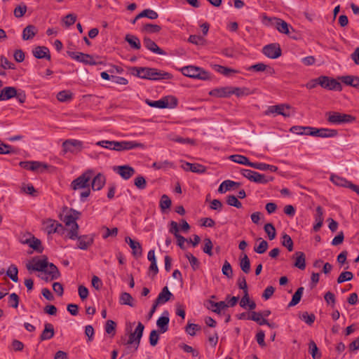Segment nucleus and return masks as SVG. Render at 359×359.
<instances>
[{"mask_svg":"<svg viewBox=\"0 0 359 359\" xmlns=\"http://www.w3.org/2000/svg\"><path fill=\"white\" fill-rule=\"evenodd\" d=\"M131 74L137 77L148 80H168L172 79V74L151 67H132Z\"/></svg>","mask_w":359,"mask_h":359,"instance_id":"f257e3e1","label":"nucleus"},{"mask_svg":"<svg viewBox=\"0 0 359 359\" xmlns=\"http://www.w3.org/2000/svg\"><path fill=\"white\" fill-rule=\"evenodd\" d=\"M182 74L187 77L202 80L208 81L212 79L211 74L205 71L204 69L194 65H188L183 67L180 69Z\"/></svg>","mask_w":359,"mask_h":359,"instance_id":"f03ea898","label":"nucleus"},{"mask_svg":"<svg viewBox=\"0 0 359 359\" xmlns=\"http://www.w3.org/2000/svg\"><path fill=\"white\" fill-rule=\"evenodd\" d=\"M327 121L334 125L351 123L355 121V117L347 114L338 111H328L325 114Z\"/></svg>","mask_w":359,"mask_h":359,"instance_id":"7ed1b4c3","label":"nucleus"},{"mask_svg":"<svg viewBox=\"0 0 359 359\" xmlns=\"http://www.w3.org/2000/svg\"><path fill=\"white\" fill-rule=\"evenodd\" d=\"M145 102L151 107L165 109V108H175L178 104V100L175 96H165L158 100H150L147 99Z\"/></svg>","mask_w":359,"mask_h":359,"instance_id":"20e7f679","label":"nucleus"},{"mask_svg":"<svg viewBox=\"0 0 359 359\" xmlns=\"http://www.w3.org/2000/svg\"><path fill=\"white\" fill-rule=\"evenodd\" d=\"M262 22L266 26H273L278 29V32L285 34H290V25L285 20L276 18L268 17L266 15L263 16Z\"/></svg>","mask_w":359,"mask_h":359,"instance_id":"39448f33","label":"nucleus"},{"mask_svg":"<svg viewBox=\"0 0 359 359\" xmlns=\"http://www.w3.org/2000/svg\"><path fill=\"white\" fill-rule=\"evenodd\" d=\"M93 173L92 170H88L84 172L72 182L71 188L74 190L88 188L90 186V181L92 178Z\"/></svg>","mask_w":359,"mask_h":359,"instance_id":"423d86ee","label":"nucleus"},{"mask_svg":"<svg viewBox=\"0 0 359 359\" xmlns=\"http://www.w3.org/2000/svg\"><path fill=\"white\" fill-rule=\"evenodd\" d=\"M144 325L139 322L133 332L129 334L128 340L124 343L125 345H133L134 351H136L140 344V341L143 335Z\"/></svg>","mask_w":359,"mask_h":359,"instance_id":"0eeeda50","label":"nucleus"},{"mask_svg":"<svg viewBox=\"0 0 359 359\" xmlns=\"http://www.w3.org/2000/svg\"><path fill=\"white\" fill-rule=\"evenodd\" d=\"M67 54L73 60L82 62L85 65H97L102 63V62L95 61L93 59V55L87 53L67 50Z\"/></svg>","mask_w":359,"mask_h":359,"instance_id":"6e6552de","label":"nucleus"},{"mask_svg":"<svg viewBox=\"0 0 359 359\" xmlns=\"http://www.w3.org/2000/svg\"><path fill=\"white\" fill-rule=\"evenodd\" d=\"M62 152L67 154L68 152L72 154H78L82 151L83 148V142L82 141L69 139L63 142L62 144Z\"/></svg>","mask_w":359,"mask_h":359,"instance_id":"1a4fd4ad","label":"nucleus"},{"mask_svg":"<svg viewBox=\"0 0 359 359\" xmlns=\"http://www.w3.org/2000/svg\"><path fill=\"white\" fill-rule=\"evenodd\" d=\"M318 83H320V86L322 88L329 90H342V86L341 83L337 79L327 76H320V79Z\"/></svg>","mask_w":359,"mask_h":359,"instance_id":"9d476101","label":"nucleus"},{"mask_svg":"<svg viewBox=\"0 0 359 359\" xmlns=\"http://www.w3.org/2000/svg\"><path fill=\"white\" fill-rule=\"evenodd\" d=\"M32 262L34 263L33 265L27 264L26 267L27 270L41 271L45 273L46 272V268H48V257L46 255L42 257L41 259H39L38 257H35L32 259Z\"/></svg>","mask_w":359,"mask_h":359,"instance_id":"9b49d317","label":"nucleus"},{"mask_svg":"<svg viewBox=\"0 0 359 359\" xmlns=\"http://www.w3.org/2000/svg\"><path fill=\"white\" fill-rule=\"evenodd\" d=\"M61 219L65 222V226H70L68 231L67 237L71 240H74L76 237V231H79V224L74 220V217L69 214H67Z\"/></svg>","mask_w":359,"mask_h":359,"instance_id":"f8f14e48","label":"nucleus"},{"mask_svg":"<svg viewBox=\"0 0 359 359\" xmlns=\"http://www.w3.org/2000/svg\"><path fill=\"white\" fill-rule=\"evenodd\" d=\"M262 53L269 58L276 59L281 55L282 50L279 43H273L264 46Z\"/></svg>","mask_w":359,"mask_h":359,"instance_id":"ddd939ff","label":"nucleus"},{"mask_svg":"<svg viewBox=\"0 0 359 359\" xmlns=\"http://www.w3.org/2000/svg\"><path fill=\"white\" fill-rule=\"evenodd\" d=\"M313 130H309L308 135L320 137H333L338 135V130L328 128H316L312 127Z\"/></svg>","mask_w":359,"mask_h":359,"instance_id":"4468645a","label":"nucleus"},{"mask_svg":"<svg viewBox=\"0 0 359 359\" xmlns=\"http://www.w3.org/2000/svg\"><path fill=\"white\" fill-rule=\"evenodd\" d=\"M78 233L79 231H76V237L74 238V240L78 241V248L83 250H88V248L93 244L94 235L88 234L79 236Z\"/></svg>","mask_w":359,"mask_h":359,"instance_id":"2eb2a0df","label":"nucleus"},{"mask_svg":"<svg viewBox=\"0 0 359 359\" xmlns=\"http://www.w3.org/2000/svg\"><path fill=\"white\" fill-rule=\"evenodd\" d=\"M143 144L142 143H138L134 141H121L118 142L116 141V143L114 144L113 150L115 151H126L130 150L133 149L142 147Z\"/></svg>","mask_w":359,"mask_h":359,"instance_id":"dca6fc26","label":"nucleus"},{"mask_svg":"<svg viewBox=\"0 0 359 359\" xmlns=\"http://www.w3.org/2000/svg\"><path fill=\"white\" fill-rule=\"evenodd\" d=\"M114 171L125 180H129L135 173V169L128 165L115 166Z\"/></svg>","mask_w":359,"mask_h":359,"instance_id":"f3484780","label":"nucleus"},{"mask_svg":"<svg viewBox=\"0 0 359 359\" xmlns=\"http://www.w3.org/2000/svg\"><path fill=\"white\" fill-rule=\"evenodd\" d=\"M21 243L23 244H27L31 248L39 253H41L43 250L41 241L32 235H29V237L25 240L22 239Z\"/></svg>","mask_w":359,"mask_h":359,"instance_id":"a211bd4d","label":"nucleus"},{"mask_svg":"<svg viewBox=\"0 0 359 359\" xmlns=\"http://www.w3.org/2000/svg\"><path fill=\"white\" fill-rule=\"evenodd\" d=\"M19 165L27 170L37 171L40 168L47 169L48 165L39 161H20Z\"/></svg>","mask_w":359,"mask_h":359,"instance_id":"6ab92c4d","label":"nucleus"},{"mask_svg":"<svg viewBox=\"0 0 359 359\" xmlns=\"http://www.w3.org/2000/svg\"><path fill=\"white\" fill-rule=\"evenodd\" d=\"M170 322L169 312L165 310L163 312L162 316L158 318L156 321V325L159 328V332L163 334L168 330V325Z\"/></svg>","mask_w":359,"mask_h":359,"instance_id":"aec40b11","label":"nucleus"},{"mask_svg":"<svg viewBox=\"0 0 359 359\" xmlns=\"http://www.w3.org/2000/svg\"><path fill=\"white\" fill-rule=\"evenodd\" d=\"M143 44L147 50H150L151 52H152L155 54H158V55H166L165 51H164L163 49L159 48L158 46V45L153 40H151L150 38H149L147 36L144 37Z\"/></svg>","mask_w":359,"mask_h":359,"instance_id":"412c9836","label":"nucleus"},{"mask_svg":"<svg viewBox=\"0 0 359 359\" xmlns=\"http://www.w3.org/2000/svg\"><path fill=\"white\" fill-rule=\"evenodd\" d=\"M290 108V105L283 104L270 106L266 111V114L276 113L277 114L282 115L284 117H290V112H287L285 110V109H289Z\"/></svg>","mask_w":359,"mask_h":359,"instance_id":"4be33fe9","label":"nucleus"},{"mask_svg":"<svg viewBox=\"0 0 359 359\" xmlns=\"http://www.w3.org/2000/svg\"><path fill=\"white\" fill-rule=\"evenodd\" d=\"M33 55L37 59L51 60L50 50L46 46H36L32 50Z\"/></svg>","mask_w":359,"mask_h":359,"instance_id":"5701e85b","label":"nucleus"},{"mask_svg":"<svg viewBox=\"0 0 359 359\" xmlns=\"http://www.w3.org/2000/svg\"><path fill=\"white\" fill-rule=\"evenodd\" d=\"M55 330L53 325L50 323H46L44 324V329L39 336V341H43L49 340L54 337Z\"/></svg>","mask_w":359,"mask_h":359,"instance_id":"b1692460","label":"nucleus"},{"mask_svg":"<svg viewBox=\"0 0 359 359\" xmlns=\"http://www.w3.org/2000/svg\"><path fill=\"white\" fill-rule=\"evenodd\" d=\"M209 95L216 97H229L231 95V86L214 88L209 92Z\"/></svg>","mask_w":359,"mask_h":359,"instance_id":"393cba45","label":"nucleus"},{"mask_svg":"<svg viewBox=\"0 0 359 359\" xmlns=\"http://www.w3.org/2000/svg\"><path fill=\"white\" fill-rule=\"evenodd\" d=\"M125 241L132 249V253L135 257H140L142 254V248L138 241L133 240L130 237L127 236Z\"/></svg>","mask_w":359,"mask_h":359,"instance_id":"a878e982","label":"nucleus"},{"mask_svg":"<svg viewBox=\"0 0 359 359\" xmlns=\"http://www.w3.org/2000/svg\"><path fill=\"white\" fill-rule=\"evenodd\" d=\"M106 183V177L102 173H98L92 180L91 186L93 191H99L103 188Z\"/></svg>","mask_w":359,"mask_h":359,"instance_id":"bb28decb","label":"nucleus"},{"mask_svg":"<svg viewBox=\"0 0 359 359\" xmlns=\"http://www.w3.org/2000/svg\"><path fill=\"white\" fill-rule=\"evenodd\" d=\"M293 258L295 259L294 266L304 270L306 268V255L304 252L297 251L293 255Z\"/></svg>","mask_w":359,"mask_h":359,"instance_id":"cd10ccee","label":"nucleus"},{"mask_svg":"<svg viewBox=\"0 0 359 359\" xmlns=\"http://www.w3.org/2000/svg\"><path fill=\"white\" fill-rule=\"evenodd\" d=\"M16 95V88L13 86L4 87L0 90V101L8 100Z\"/></svg>","mask_w":359,"mask_h":359,"instance_id":"c85d7f7f","label":"nucleus"},{"mask_svg":"<svg viewBox=\"0 0 359 359\" xmlns=\"http://www.w3.org/2000/svg\"><path fill=\"white\" fill-rule=\"evenodd\" d=\"M330 180L337 186L346 187L349 189L351 188V185L353 184L351 182L347 180L346 178H344L334 174L330 175Z\"/></svg>","mask_w":359,"mask_h":359,"instance_id":"c756f323","label":"nucleus"},{"mask_svg":"<svg viewBox=\"0 0 359 359\" xmlns=\"http://www.w3.org/2000/svg\"><path fill=\"white\" fill-rule=\"evenodd\" d=\"M172 296H173V294L169 291L168 287L165 286L162 289L161 292L158 294L155 302H156V304H164V303L168 302Z\"/></svg>","mask_w":359,"mask_h":359,"instance_id":"7c9ffc66","label":"nucleus"},{"mask_svg":"<svg viewBox=\"0 0 359 359\" xmlns=\"http://www.w3.org/2000/svg\"><path fill=\"white\" fill-rule=\"evenodd\" d=\"M142 17H145L151 20H155L158 18V14L151 9H144L141 13H140L133 20H131V23L135 24L136 21L138 19L142 18Z\"/></svg>","mask_w":359,"mask_h":359,"instance_id":"2f4dec72","label":"nucleus"},{"mask_svg":"<svg viewBox=\"0 0 359 359\" xmlns=\"http://www.w3.org/2000/svg\"><path fill=\"white\" fill-rule=\"evenodd\" d=\"M37 33V29L34 25H29L22 31V39L25 41L33 39Z\"/></svg>","mask_w":359,"mask_h":359,"instance_id":"473e14b6","label":"nucleus"},{"mask_svg":"<svg viewBox=\"0 0 359 359\" xmlns=\"http://www.w3.org/2000/svg\"><path fill=\"white\" fill-rule=\"evenodd\" d=\"M274 180L273 177L266 176L264 174H261L258 172H255L252 182L259 184H265L269 182H272Z\"/></svg>","mask_w":359,"mask_h":359,"instance_id":"72a5a7b5","label":"nucleus"},{"mask_svg":"<svg viewBox=\"0 0 359 359\" xmlns=\"http://www.w3.org/2000/svg\"><path fill=\"white\" fill-rule=\"evenodd\" d=\"M229 159L233 162L237 163L238 164L248 165L250 167H252L253 162L250 161L248 157L245 156L240 155V154H233L229 156Z\"/></svg>","mask_w":359,"mask_h":359,"instance_id":"f704fd0d","label":"nucleus"},{"mask_svg":"<svg viewBox=\"0 0 359 359\" xmlns=\"http://www.w3.org/2000/svg\"><path fill=\"white\" fill-rule=\"evenodd\" d=\"M316 224L313 226V231L317 232L320 230L323 224V210L321 206L316 208V214L315 216Z\"/></svg>","mask_w":359,"mask_h":359,"instance_id":"c9c22d12","label":"nucleus"},{"mask_svg":"<svg viewBox=\"0 0 359 359\" xmlns=\"http://www.w3.org/2000/svg\"><path fill=\"white\" fill-rule=\"evenodd\" d=\"M240 186H241V183L240 182L231 181V180H224L219 185V187L218 188V192H219L221 194H224L226 191L229 190L233 187H238Z\"/></svg>","mask_w":359,"mask_h":359,"instance_id":"e433bc0d","label":"nucleus"},{"mask_svg":"<svg viewBox=\"0 0 359 359\" xmlns=\"http://www.w3.org/2000/svg\"><path fill=\"white\" fill-rule=\"evenodd\" d=\"M125 41H127L130 46L135 50H139L141 48V43L139 38L135 35L126 34Z\"/></svg>","mask_w":359,"mask_h":359,"instance_id":"4c0bfd02","label":"nucleus"},{"mask_svg":"<svg viewBox=\"0 0 359 359\" xmlns=\"http://www.w3.org/2000/svg\"><path fill=\"white\" fill-rule=\"evenodd\" d=\"M18 152L19 149L5 144L0 140V154H17Z\"/></svg>","mask_w":359,"mask_h":359,"instance_id":"58836bf2","label":"nucleus"},{"mask_svg":"<svg viewBox=\"0 0 359 359\" xmlns=\"http://www.w3.org/2000/svg\"><path fill=\"white\" fill-rule=\"evenodd\" d=\"M45 273L50 276V280L57 279L60 276V273L57 267L54 264L49 262Z\"/></svg>","mask_w":359,"mask_h":359,"instance_id":"ea45409f","label":"nucleus"},{"mask_svg":"<svg viewBox=\"0 0 359 359\" xmlns=\"http://www.w3.org/2000/svg\"><path fill=\"white\" fill-rule=\"evenodd\" d=\"M304 288L303 287H299L294 294L292 295V300L288 304V307H292L296 306L297 304L299 303L303 292H304Z\"/></svg>","mask_w":359,"mask_h":359,"instance_id":"a19ab883","label":"nucleus"},{"mask_svg":"<svg viewBox=\"0 0 359 359\" xmlns=\"http://www.w3.org/2000/svg\"><path fill=\"white\" fill-rule=\"evenodd\" d=\"M252 168L259 170H270L271 172H276L278 169L277 166L258 162L253 163Z\"/></svg>","mask_w":359,"mask_h":359,"instance_id":"79ce46f5","label":"nucleus"},{"mask_svg":"<svg viewBox=\"0 0 359 359\" xmlns=\"http://www.w3.org/2000/svg\"><path fill=\"white\" fill-rule=\"evenodd\" d=\"M172 205V201L169 196L166 194L161 196L159 206L163 213L165 212V210L169 209Z\"/></svg>","mask_w":359,"mask_h":359,"instance_id":"37998d69","label":"nucleus"},{"mask_svg":"<svg viewBox=\"0 0 359 359\" xmlns=\"http://www.w3.org/2000/svg\"><path fill=\"white\" fill-rule=\"evenodd\" d=\"M46 224V231L48 234H52L56 233L57 230V224L58 222L52 219H48L46 222H44Z\"/></svg>","mask_w":359,"mask_h":359,"instance_id":"c03bdc74","label":"nucleus"},{"mask_svg":"<svg viewBox=\"0 0 359 359\" xmlns=\"http://www.w3.org/2000/svg\"><path fill=\"white\" fill-rule=\"evenodd\" d=\"M240 267L245 273H249L250 271V261L246 254L240 259Z\"/></svg>","mask_w":359,"mask_h":359,"instance_id":"a18cd8bd","label":"nucleus"},{"mask_svg":"<svg viewBox=\"0 0 359 359\" xmlns=\"http://www.w3.org/2000/svg\"><path fill=\"white\" fill-rule=\"evenodd\" d=\"M56 97L60 102H68L72 100L73 93L69 90H61L57 93Z\"/></svg>","mask_w":359,"mask_h":359,"instance_id":"49530a36","label":"nucleus"},{"mask_svg":"<svg viewBox=\"0 0 359 359\" xmlns=\"http://www.w3.org/2000/svg\"><path fill=\"white\" fill-rule=\"evenodd\" d=\"M309 353L311 354L313 359H320L321 358V353L317 347L316 344L314 341L311 340L309 344Z\"/></svg>","mask_w":359,"mask_h":359,"instance_id":"de8ad7c7","label":"nucleus"},{"mask_svg":"<svg viewBox=\"0 0 359 359\" xmlns=\"http://www.w3.org/2000/svg\"><path fill=\"white\" fill-rule=\"evenodd\" d=\"M281 244L285 247L289 252H292L294 249V243L290 236L287 233H284L282 236Z\"/></svg>","mask_w":359,"mask_h":359,"instance_id":"09e8293b","label":"nucleus"},{"mask_svg":"<svg viewBox=\"0 0 359 359\" xmlns=\"http://www.w3.org/2000/svg\"><path fill=\"white\" fill-rule=\"evenodd\" d=\"M161 30V27L158 25H154L147 23L143 25L142 29V32H147L149 34L158 33Z\"/></svg>","mask_w":359,"mask_h":359,"instance_id":"8fccbe9b","label":"nucleus"},{"mask_svg":"<svg viewBox=\"0 0 359 359\" xmlns=\"http://www.w3.org/2000/svg\"><path fill=\"white\" fill-rule=\"evenodd\" d=\"M215 69L217 72H219L226 76H229L231 73H238V70H236V69H231L229 67H224V66H222L219 65H215Z\"/></svg>","mask_w":359,"mask_h":359,"instance_id":"3c124183","label":"nucleus"},{"mask_svg":"<svg viewBox=\"0 0 359 359\" xmlns=\"http://www.w3.org/2000/svg\"><path fill=\"white\" fill-rule=\"evenodd\" d=\"M309 130H313L312 127L311 126H292L290 131L297 134V135H308V132Z\"/></svg>","mask_w":359,"mask_h":359,"instance_id":"603ef678","label":"nucleus"},{"mask_svg":"<svg viewBox=\"0 0 359 359\" xmlns=\"http://www.w3.org/2000/svg\"><path fill=\"white\" fill-rule=\"evenodd\" d=\"M18 269L15 264H11L6 271L7 276H8L15 283L18 281Z\"/></svg>","mask_w":359,"mask_h":359,"instance_id":"864d4df0","label":"nucleus"},{"mask_svg":"<svg viewBox=\"0 0 359 359\" xmlns=\"http://www.w3.org/2000/svg\"><path fill=\"white\" fill-rule=\"evenodd\" d=\"M264 231L268 235L269 240H273L276 236V229L272 223H267L264 227Z\"/></svg>","mask_w":359,"mask_h":359,"instance_id":"5fc2aeb1","label":"nucleus"},{"mask_svg":"<svg viewBox=\"0 0 359 359\" xmlns=\"http://www.w3.org/2000/svg\"><path fill=\"white\" fill-rule=\"evenodd\" d=\"M185 257L188 259L190 265L194 271L199 269L200 262L198 259L190 252H187Z\"/></svg>","mask_w":359,"mask_h":359,"instance_id":"6e6d98bb","label":"nucleus"},{"mask_svg":"<svg viewBox=\"0 0 359 359\" xmlns=\"http://www.w3.org/2000/svg\"><path fill=\"white\" fill-rule=\"evenodd\" d=\"M231 95L234 94L237 97L248 95L250 94V90L247 88L231 87Z\"/></svg>","mask_w":359,"mask_h":359,"instance_id":"4d7b16f0","label":"nucleus"},{"mask_svg":"<svg viewBox=\"0 0 359 359\" xmlns=\"http://www.w3.org/2000/svg\"><path fill=\"white\" fill-rule=\"evenodd\" d=\"M116 323L112 320H108L105 324V332L114 337L116 334Z\"/></svg>","mask_w":359,"mask_h":359,"instance_id":"13d9d810","label":"nucleus"},{"mask_svg":"<svg viewBox=\"0 0 359 359\" xmlns=\"http://www.w3.org/2000/svg\"><path fill=\"white\" fill-rule=\"evenodd\" d=\"M133 297L128 292H122L120 297L119 302L123 305H128L130 306H133L132 303Z\"/></svg>","mask_w":359,"mask_h":359,"instance_id":"bf43d9fd","label":"nucleus"},{"mask_svg":"<svg viewBox=\"0 0 359 359\" xmlns=\"http://www.w3.org/2000/svg\"><path fill=\"white\" fill-rule=\"evenodd\" d=\"M226 203L229 205L233 206L237 208H242V203L238 200V197L234 195H229L226 197Z\"/></svg>","mask_w":359,"mask_h":359,"instance_id":"052dcab7","label":"nucleus"},{"mask_svg":"<svg viewBox=\"0 0 359 359\" xmlns=\"http://www.w3.org/2000/svg\"><path fill=\"white\" fill-rule=\"evenodd\" d=\"M259 240L262 241L258 246H255L254 248V251L258 254H263L267 250L269 244L266 241L262 240L261 238H259Z\"/></svg>","mask_w":359,"mask_h":359,"instance_id":"680f3d73","label":"nucleus"},{"mask_svg":"<svg viewBox=\"0 0 359 359\" xmlns=\"http://www.w3.org/2000/svg\"><path fill=\"white\" fill-rule=\"evenodd\" d=\"M222 273L228 278L233 277V269L230 263L225 260L222 269Z\"/></svg>","mask_w":359,"mask_h":359,"instance_id":"e2e57ef3","label":"nucleus"},{"mask_svg":"<svg viewBox=\"0 0 359 359\" xmlns=\"http://www.w3.org/2000/svg\"><path fill=\"white\" fill-rule=\"evenodd\" d=\"M353 278V274L351 271H344L342 272L339 277L337 278V283L341 284L345 281H348L352 280Z\"/></svg>","mask_w":359,"mask_h":359,"instance_id":"0e129e2a","label":"nucleus"},{"mask_svg":"<svg viewBox=\"0 0 359 359\" xmlns=\"http://www.w3.org/2000/svg\"><path fill=\"white\" fill-rule=\"evenodd\" d=\"M204 243L205 244L203 248V252L208 255L209 256H212L213 255L212 251L213 247L212 241L209 238H205L204 239Z\"/></svg>","mask_w":359,"mask_h":359,"instance_id":"69168bd1","label":"nucleus"},{"mask_svg":"<svg viewBox=\"0 0 359 359\" xmlns=\"http://www.w3.org/2000/svg\"><path fill=\"white\" fill-rule=\"evenodd\" d=\"M27 6L24 4L16 6L13 12L15 17L18 18L23 17L27 11Z\"/></svg>","mask_w":359,"mask_h":359,"instance_id":"338daca9","label":"nucleus"},{"mask_svg":"<svg viewBox=\"0 0 359 359\" xmlns=\"http://www.w3.org/2000/svg\"><path fill=\"white\" fill-rule=\"evenodd\" d=\"M300 318L306 324L311 325L314 323L316 316L313 313L309 314L308 312L305 311L302 313V316H300Z\"/></svg>","mask_w":359,"mask_h":359,"instance_id":"774afa93","label":"nucleus"}]
</instances>
